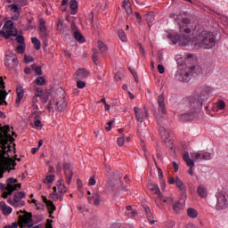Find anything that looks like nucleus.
<instances>
[{"label":"nucleus","instance_id":"obj_1","mask_svg":"<svg viewBox=\"0 0 228 228\" xmlns=\"http://www.w3.org/2000/svg\"><path fill=\"white\" fill-rule=\"evenodd\" d=\"M171 19H175V22L178 24L180 31V35H168V39L174 45H188L191 43L195 49L202 47L204 49H211V47H215V44H216L215 34L200 26H195L194 29L190 28V20L186 18L185 13L172 14Z\"/></svg>","mask_w":228,"mask_h":228},{"label":"nucleus","instance_id":"obj_2","mask_svg":"<svg viewBox=\"0 0 228 228\" xmlns=\"http://www.w3.org/2000/svg\"><path fill=\"white\" fill-rule=\"evenodd\" d=\"M213 94V89L209 86H204L200 91L185 100V113L180 115L181 120H197L202 113V106Z\"/></svg>","mask_w":228,"mask_h":228},{"label":"nucleus","instance_id":"obj_3","mask_svg":"<svg viewBox=\"0 0 228 228\" xmlns=\"http://www.w3.org/2000/svg\"><path fill=\"white\" fill-rule=\"evenodd\" d=\"M14 142L15 139L10 134V126H0V179H3L4 172L10 167L11 159L6 158V153L11 152L12 146L10 143Z\"/></svg>","mask_w":228,"mask_h":228},{"label":"nucleus","instance_id":"obj_4","mask_svg":"<svg viewBox=\"0 0 228 228\" xmlns=\"http://www.w3.org/2000/svg\"><path fill=\"white\" fill-rule=\"evenodd\" d=\"M200 74H202V68L200 66L186 67L176 71L175 79L182 81V83H186L191 79V77L200 76Z\"/></svg>","mask_w":228,"mask_h":228},{"label":"nucleus","instance_id":"obj_5","mask_svg":"<svg viewBox=\"0 0 228 228\" xmlns=\"http://www.w3.org/2000/svg\"><path fill=\"white\" fill-rule=\"evenodd\" d=\"M154 116L157 120L158 126H159V131L164 143H170V142L172 141V138L170 137V132H168V130H167V128H165V126H163V122L165 120L163 118V116H161L159 112H155Z\"/></svg>","mask_w":228,"mask_h":228},{"label":"nucleus","instance_id":"obj_6","mask_svg":"<svg viewBox=\"0 0 228 228\" xmlns=\"http://www.w3.org/2000/svg\"><path fill=\"white\" fill-rule=\"evenodd\" d=\"M118 186L120 190H124L125 191H129L127 186H125L122 182H120V175L113 173V180H109L106 184L107 190L110 191H115V187Z\"/></svg>","mask_w":228,"mask_h":228},{"label":"nucleus","instance_id":"obj_7","mask_svg":"<svg viewBox=\"0 0 228 228\" xmlns=\"http://www.w3.org/2000/svg\"><path fill=\"white\" fill-rule=\"evenodd\" d=\"M216 209L220 211L222 209H227L228 208V190L223 191L216 195Z\"/></svg>","mask_w":228,"mask_h":228},{"label":"nucleus","instance_id":"obj_8","mask_svg":"<svg viewBox=\"0 0 228 228\" xmlns=\"http://www.w3.org/2000/svg\"><path fill=\"white\" fill-rule=\"evenodd\" d=\"M191 158L194 161H198V159H204L205 161H209L210 159H213L215 158V152H209L206 151H199L191 152Z\"/></svg>","mask_w":228,"mask_h":228},{"label":"nucleus","instance_id":"obj_9","mask_svg":"<svg viewBox=\"0 0 228 228\" xmlns=\"http://www.w3.org/2000/svg\"><path fill=\"white\" fill-rule=\"evenodd\" d=\"M22 187V184L17 183V179L15 178H9L7 180V186L4 184L0 185L1 191H4V190H9V193H13V191H17L20 188Z\"/></svg>","mask_w":228,"mask_h":228},{"label":"nucleus","instance_id":"obj_10","mask_svg":"<svg viewBox=\"0 0 228 228\" xmlns=\"http://www.w3.org/2000/svg\"><path fill=\"white\" fill-rule=\"evenodd\" d=\"M19 225L20 228L33 227V216L29 213H25L23 216H19Z\"/></svg>","mask_w":228,"mask_h":228},{"label":"nucleus","instance_id":"obj_11","mask_svg":"<svg viewBox=\"0 0 228 228\" xmlns=\"http://www.w3.org/2000/svg\"><path fill=\"white\" fill-rule=\"evenodd\" d=\"M134 111L135 113V120H137V122H140V124L143 122V118H149V109L145 105L143 107V110H141L138 107H134Z\"/></svg>","mask_w":228,"mask_h":228},{"label":"nucleus","instance_id":"obj_12","mask_svg":"<svg viewBox=\"0 0 228 228\" xmlns=\"http://www.w3.org/2000/svg\"><path fill=\"white\" fill-rule=\"evenodd\" d=\"M175 186L178 188L179 191H181V200L184 202L188 197L186 193V184L183 183V181L179 177H175Z\"/></svg>","mask_w":228,"mask_h":228},{"label":"nucleus","instance_id":"obj_13","mask_svg":"<svg viewBox=\"0 0 228 228\" xmlns=\"http://www.w3.org/2000/svg\"><path fill=\"white\" fill-rule=\"evenodd\" d=\"M5 88L6 86H4V80L0 77V106H3V104H5V106L8 105V102H6L8 92H6Z\"/></svg>","mask_w":228,"mask_h":228},{"label":"nucleus","instance_id":"obj_14","mask_svg":"<svg viewBox=\"0 0 228 228\" xmlns=\"http://www.w3.org/2000/svg\"><path fill=\"white\" fill-rule=\"evenodd\" d=\"M183 159L185 161L187 167H190L188 170L189 175H193V167H195V162L193 159H191V158H190V153L185 151L183 155Z\"/></svg>","mask_w":228,"mask_h":228},{"label":"nucleus","instance_id":"obj_15","mask_svg":"<svg viewBox=\"0 0 228 228\" xmlns=\"http://www.w3.org/2000/svg\"><path fill=\"white\" fill-rule=\"evenodd\" d=\"M158 105L159 113H162V115H167V106L165 105V95L160 94L158 97Z\"/></svg>","mask_w":228,"mask_h":228},{"label":"nucleus","instance_id":"obj_16","mask_svg":"<svg viewBox=\"0 0 228 228\" xmlns=\"http://www.w3.org/2000/svg\"><path fill=\"white\" fill-rule=\"evenodd\" d=\"M43 202L46 205L50 218H54L53 216V214L56 211V206H54V203H53L52 200H47L46 197H43Z\"/></svg>","mask_w":228,"mask_h":228},{"label":"nucleus","instance_id":"obj_17","mask_svg":"<svg viewBox=\"0 0 228 228\" xmlns=\"http://www.w3.org/2000/svg\"><path fill=\"white\" fill-rule=\"evenodd\" d=\"M89 73L87 70L85 69V68H80L76 70L74 74V79L75 80H81V79H86Z\"/></svg>","mask_w":228,"mask_h":228},{"label":"nucleus","instance_id":"obj_18","mask_svg":"<svg viewBox=\"0 0 228 228\" xmlns=\"http://www.w3.org/2000/svg\"><path fill=\"white\" fill-rule=\"evenodd\" d=\"M87 200L89 204H92V200L94 206H101V202H102V196L99 194V192H94L92 197H88Z\"/></svg>","mask_w":228,"mask_h":228},{"label":"nucleus","instance_id":"obj_19","mask_svg":"<svg viewBox=\"0 0 228 228\" xmlns=\"http://www.w3.org/2000/svg\"><path fill=\"white\" fill-rule=\"evenodd\" d=\"M24 197H26V193L24 191H20V192H17L15 195H14V203H13V206H19V204H20V207L24 206L25 202L24 201H21L22 199H24Z\"/></svg>","mask_w":228,"mask_h":228},{"label":"nucleus","instance_id":"obj_20","mask_svg":"<svg viewBox=\"0 0 228 228\" xmlns=\"http://www.w3.org/2000/svg\"><path fill=\"white\" fill-rule=\"evenodd\" d=\"M58 111H65L67 109V102L65 101V96L62 95L61 100L57 101L56 102Z\"/></svg>","mask_w":228,"mask_h":228},{"label":"nucleus","instance_id":"obj_21","mask_svg":"<svg viewBox=\"0 0 228 228\" xmlns=\"http://www.w3.org/2000/svg\"><path fill=\"white\" fill-rule=\"evenodd\" d=\"M2 35L6 39L10 38V37H17V29L15 28H7L5 31H2Z\"/></svg>","mask_w":228,"mask_h":228},{"label":"nucleus","instance_id":"obj_22","mask_svg":"<svg viewBox=\"0 0 228 228\" xmlns=\"http://www.w3.org/2000/svg\"><path fill=\"white\" fill-rule=\"evenodd\" d=\"M0 209L2 210V213L4 215H5L6 216H8V215H11V213L12 211V208L8 207L6 205V202H4V201L0 202Z\"/></svg>","mask_w":228,"mask_h":228},{"label":"nucleus","instance_id":"obj_23","mask_svg":"<svg viewBox=\"0 0 228 228\" xmlns=\"http://www.w3.org/2000/svg\"><path fill=\"white\" fill-rule=\"evenodd\" d=\"M149 189L155 193V195H158V198L159 200H162L163 195L161 194V191H159V187L158 184H150Z\"/></svg>","mask_w":228,"mask_h":228},{"label":"nucleus","instance_id":"obj_24","mask_svg":"<svg viewBox=\"0 0 228 228\" xmlns=\"http://www.w3.org/2000/svg\"><path fill=\"white\" fill-rule=\"evenodd\" d=\"M17 93V98H16V104H20V102L22 101V98L24 97V88L22 86H18L16 88Z\"/></svg>","mask_w":228,"mask_h":228},{"label":"nucleus","instance_id":"obj_25","mask_svg":"<svg viewBox=\"0 0 228 228\" xmlns=\"http://www.w3.org/2000/svg\"><path fill=\"white\" fill-rule=\"evenodd\" d=\"M184 202H186V200H185V201H183V200H181V199H180L179 201L174 203V205H173V209H174V211H175V213H179V212L181 211V209H182L183 208H184Z\"/></svg>","mask_w":228,"mask_h":228},{"label":"nucleus","instance_id":"obj_26","mask_svg":"<svg viewBox=\"0 0 228 228\" xmlns=\"http://www.w3.org/2000/svg\"><path fill=\"white\" fill-rule=\"evenodd\" d=\"M98 49L100 50L102 56H106L108 53V46L102 41H98Z\"/></svg>","mask_w":228,"mask_h":228},{"label":"nucleus","instance_id":"obj_27","mask_svg":"<svg viewBox=\"0 0 228 228\" xmlns=\"http://www.w3.org/2000/svg\"><path fill=\"white\" fill-rule=\"evenodd\" d=\"M122 8H125L126 12L128 15H131V13H133V9H131V3L129 2V0H124L123 1Z\"/></svg>","mask_w":228,"mask_h":228},{"label":"nucleus","instance_id":"obj_28","mask_svg":"<svg viewBox=\"0 0 228 228\" xmlns=\"http://www.w3.org/2000/svg\"><path fill=\"white\" fill-rule=\"evenodd\" d=\"M197 191L201 199H206V197H208V190L206 189V187L200 185Z\"/></svg>","mask_w":228,"mask_h":228},{"label":"nucleus","instance_id":"obj_29","mask_svg":"<svg viewBox=\"0 0 228 228\" xmlns=\"http://www.w3.org/2000/svg\"><path fill=\"white\" fill-rule=\"evenodd\" d=\"M69 7L71 9V15H76L77 13V1L71 0L69 2Z\"/></svg>","mask_w":228,"mask_h":228},{"label":"nucleus","instance_id":"obj_30","mask_svg":"<svg viewBox=\"0 0 228 228\" xmlns=\"http://www.w3.org/2000/svg\"><path fill=\"white\" fill-rule=\"evenodd\" d=\"M14 55H15V53L13 52H9L5 55V60H4L5 67H11L10 62L12 61V59L13 58Z\"/></svg>","mask_w":228,"mask_h":228},{"label":"nucleus","instance_id":"obj_31","mask_svg":"<svg viewBox=\"0 0 228 228\" xmlns=\"http://www.w3.org/2000/svg\"><path fill=\"white\" fill-rule=\"evenodd\" d=\"M145 20L147 21V24L151 29V23L154 21L155 18H154V13L153 12H149L148 14H146L145 16Z\"/></svg>","mask_w":228,"mask_h":228},{"label":"nucleus","instance_id":"obj_32","mask_svg":"<svg viewBox=\"0 0 228 228\" xmlns=\"http://www.w3.org/2000/svg\"><path fill=\"white\" fill-rule=\"evenodd\" d=\"M73 37L77 40V42H81L82 44L85 43V37L81 35V32L79 30H76L73 32Z\"/></svg>","mask_w":228,"mask_h":228},{"label":"nucleus","instance_id":"obj_33","mask_svg":"<svg viewBox=\"0 0 228 228\" xmlns=\"http://www.w3.org/2000/svg\"><path fill=\"white\" fill-rule=\"evenodd\" d=\"M187 214L190 218H197L199 216V212L195 208H188L187 209Z\"/></svg>","mask_w":228,"mask_h":228},{"label":"nucleus","instance_id":"obj_34","mask_svg":"<svg viewBox=\"0 0 228 228\" xmlns=\"http://www.w3.org/2000/svg\"><path fill=\"white\" fill-rule=\"evenodd\" d=\"M61 183H63V180H59L57 182V188H58L60 193H67V188Z\"/></svg>","mask_w":228,"mask_h":228},{"label":"nucleus","instance_id":"obj_35","mask_svg":"<svg viewBox=\"0 0 228 228\" xmlns=\"http://www.w3.org/2000/svg\"><path fill=\"white\" fill-rule=\"evenodd\" d=\"M216 106H217V110L216 111H224V110H225V102H224V100H218L216 102Z\"/></svg>","mask_w":228,"mask_h":228},{"label":"nucleus","instance_id":"obj_36","mask_svg":"<svg viewBox=\"0 0 228 228\" xmlns=\"http://www.w3.org/2000/svg\"><path fill=\"white\" fill-rule=\"evenodd\" d=\"M10 65L11 67H7V69H14V67H17V65H19V59L17 58V55L15 53L12 61H10Z\"/></svg>","mask_w":228,"mask_h":228},{"label":"nucleus","instance_id":"obj_37","mask_svg":"<svg viewBox=\"0 0 228 228\" xmlns=\"http://www.w3.org/2000/svg\"><path fill=\"white\" fill-rule=\"evenodd\" d=\"M64 174H65L67 184H70V183H72V177L74 175V173H72V171H66V173Z\"/></svg>","mask_w":228,"mask_h":228},{"label":"nucleus","instance_id":"obj_38","mask_svg":"<svg viewBox=\"0 0 228 228\" xmlns=\"http://www.w3.org/2000/svg\"><path fill=\"white\" fill-rule=\"evenodd\" d=\"M118 35L122 42H127V36L126 35V32H124V29H119Z\"/></svg>","mask_w":228,"mask_h":228},{"label":"nucleus","instance_id":"obj_39","mask_svg":"<svg viewBox=\"0 0 228 228\" xmlns=\"http://www.w3.org/2000/svg\"><path fill=\"white\" fill-rule=\"evenodd\" d=\"M31 41H32V44L34 45L35 50L36 51L40 50V45H41L40 40L37 37H32Z\"/></svg>","mask_w":228,"mask_h":228},{"label":"nucleus","instance_id":"obj_40","mask_svg":"<svg viewBox=\"0 0 228 228\" xmlns=\"http://www.w3.org/2000/svg\"><path fill=\"white\" fill-rule=\"evenodd\" d=\"M126 215L128 216H136V211L133 210V207L127 206Z\"/></svg>","mask_w":228,"mask_h":228},{"label":"nucleus","instance_id":"obj_41","mask_svg":"<svg viewBox=\"0 0 228 228\" xmlns=\"http://www.w3.org/2000/svg\"><path fill=\"white\" fill-rule=\"evenodd\" d=\"M16 51L18 54H24V53H26V45H19Z\"/></svg>","mask_w":228,"mask_h":228},{"label":"nucleus","instance_id":"obj_42","mask_svg":"<svg viewBox=\"0 0 228 228\" xmlns=\"http://www.w3.org/2000/svg\"><path fill=\"white\" fill-rule=\"evenodd\" d=\"M54 175H46V177H45V179L44 180V183H45V184H50L51 183H53V181H54Z\"/></svg>","mask_w":228,"mask_h":228},{"label":"nucleus","instance_id":"obj_43","mask_svg":"<svg viewBox=\"0 0 228 228\" xmlns=\"http://www.w3.org/2000/svg\"><path fill=\"white\" fill-rule=\"evenodd\" d=\"M50 197L53 200H58L59 199H60V200H63V198L61 196L58 195L56 191H53V192L52 194H50Z\"/></svg>","mask_w":228,"mask_h":228},{"label":"nucleus","instance_id":"obj_44","mask_svg":"<svg viewBox=\"0 0 228 228\" xmlns=\"http://www.w3.org/2000/svg\"><path fill=\"white\" fill-rule=\"evenodd\" d=\"M36 84L38 85V86H43V85H45V78H44V77H38L36 79Z\"/></svg>","mask_w":228,"mask_h":228},{"label":"nucleus","instance_id":"obj_45","mask_svg":"<svg viewBox=\"0 0 228 228\" xmlns=\"http://www.w3.org/2000/svg\"><path fill=\"white\" fill-rule=\"evenodd\" d=\"M12 28H13V21L12 20L5 21L4 25V29H12Z\"/></svg>","mask_w":228,"mask_h":228},{"label":"nucleus","instance_id":"obj_46","mask_svg":"<svg viewBox=\"0 0 228 228\" xmlns=\"http://www.w3.org/2000/svg\"><path fill=\"white\" fill-rule=\"evenodd\" d=\"M93 53H93V61H94V63H95V65H97V56L99 54V52L96 48H94Z\"/></svg>","mask_w":228,"mask_h":228},{"label":"nucleus","instance_id":"obj_47","mask_svg":"<svg viewBox=\"0 0 228 228\" xmlns=\"http://www.w3.org/2000/svg\"><path fill=\"white\" fill-rule=\"evenodd\" d=\"M34 124H35L36 127H41L42 126V121L40 120V116H36L35 117Z\"/></svg>","mask_w":228,"mask_h":228},{"label":"nucleus","instance_id":"obj_48","mask_svg":"<svg viewBox=\"0 0 228 228\" xmlns=\"http://www.w3.org/2000/svg\"><path fill=\"white\" fill-rule=\"evenodd\" d=\"M16 42L20 44V45H25L26 44L24 43V36H17L16 37Z\"/></svg>","mask_w":228,"mask_h":228},{"label":"nucleus","instance_id":"obj_49","mask_svg":"<svg viewBox=\"0 0 228 228\" xmlns=\"http://www.w3.org/2000/svg\"><path fill=\"white\" fill-rule=\"evenodd\" d=\"M143 209L146 213V216H148V218H151L152 214L151 213V208L149 206H144Z\"/></svg>","mask_w":228,"mask_h":228},{"label":"nucleus","instance_id":"obj_50","mask_svg":"<svg viewBox=\"0 0 228 228\" xmlns=\"http://www.w3.org/2000/svg\"><path fill=\"white\" fill-rule=\"evenodd\" d=\"M85 86H86V83H85V81L82 80H77V88H85Z\"/></svg>","mask_w":228,"mask_h":228},{"label":"nucleus","instance_id":"obj_51","mask_svg":"<svg viewBox=\"0 0 228 228\" xmlns=\"http://www.w3.org/2000/svg\"><path fill=\"white\" fill-rule=\"evenodd\" d=\"M39 33H40V37L43 38V40H47V37H49L47 30L39 31Z\"/></svg>","mask_w":228,"mask_h":228},{"label":"nucleus","instance_id":"obj_52","mask_svg":"<svg viewBox=\"0 0 228 228\" xmlns=\"http://www.w3.org/2000/svg\"><path fill=\"white\" fill-rule=\"evenodd\" d=\"M129 71L131 72L132 76L134 77V79L136 83H138V75L136 74V71L131 68H129Z\"/></svg>","mask_w":228,"mask_h":228},{"label":"nucleus","instance_id":"obj_53","mask_svg":"<svg viewBox=\"0 0 228 228\" xmlns=\"http://www.w3.org/2000/svg\"><path fill=\"white\" fill-rule=\"evenodd\" d=\"M117 142H118V145L119 147H122L124 145V143L126 142V138L118 137Z\"/></svg>","mask_w":228,"mask_h":228},{"label":"nucleus","instance_id":"obj_54","mask_svg":"<svg viewBox=\"0 0 228 228\" xmlns=\"http://www.w3.org/2000/svg\"><path fill=\"white\" fill-rule=\"evenodd\" d=\"M2 197L3 199H8V195H12V193H10V190H4L2 191Z\"/></svg>","mask_w":228,"mask_h":228},{"label":"nucleus","instance_id":"obj_55","mask_svg":"<svg viewBox=\"0 0 228 228\" xmlns=\"http://www.w3.org/2000/svg\"><path fill=\"white\" fill-rule=\"evenodd\" d=\"M63 170H64V174L67 172H71L70 171V164H69V163L63 164Z\"/></svg>","mask_w":228,"mask_h":228},{"label":"nucleus","instance_id":"obj_56","mask_svg":"<svg viewBox=\"0 0 228 228\" xmlns=\"http://www.w3.org/2000/svg\"><path fill=\"white\" fill-rule=\"evenodd\" d=\"M96 183H97V181H95L94 177H91L89 179V182H88L89 186H95Z\"/></svg>","mask_w":228,"mask_h":228},{"label":"nucleus","instance_id":"obj_57","mask_svg":"<svg viewBox=\"0 0 228 228\" xmlns=\"http://www.w3.org/2000/svg\"><path fill=\"white\" fill-rule=\"evenodd\" d=\"M158 71L159 72V74H165V67H163V65H161V64H159Z\"/></svg>","mask_w":228,"mask_h":228},{"label":"nucleus","instance_id":"obj_58","mask_svg":"<svg viewBox=\"0 0 228 228\" xmlns=\"http://www.w3.org/2000/svg\"><path fill=\"white\" fill-rule=\"evenodd\" d=\"M38 97H40V94H36L35 96L32 98L33 104H37V102H38Z\"/></svg>","mask_w":228,"mask_h":228},{"label":"nucleus","instance_id":"obj_59","mask_svg":"<svg viewBox=\"0 0 228 228\" xmlns=\"http://www.w3.org/2000/svg\"><path fill=\"white\" fill-rule=\"evenodd\" d=\"M48 101H49V96L48 95L41 96V102H43V104H46V102Z\"/></svg>","mask_w":228,"mask_h":228},{"label":"nucleus","instance_id":"obj_60","mask_svg":"<svg viewBox=\"0 0 228 228\" xmlns=\"http://www.w3.org/2000/svg\"><path fill=\"white\" fill-rule=\"evenodd\" d=\"M11 7L12 12L14 13H19V7L16 4H12Z\"/></svg>","mask_w":228,"mask_h":228},{"label":"nucleus","instance_id":"obj_61","mask_svg":"<svg viewBox=\"0 0 228 228\" xmlns=\"http://www.w3.org/2000/svg\"><path fill=\"white\" fill-rule=\"evenodd\" d=\"M163 61V53L159 52L158 53V63H161Z\"/></svg>","mask_w":228,"mask_h":228},{"label":"nucleus","instance_id":"obj_62","mask_svg":"<svg viewBox=\"0 0 228 228\" xmlns=\"http://www.w3.org/2000/svg\"><path fill=\"white\" fill-rule=\"evenodd\" d=\"M113 124V121H110L106 124L105 129L106 131H111V126Z\"/></svg>","mask_w":228,"mask_h":228},{"label":"nucleus","instance_id":"obj_63","mask_svg":"<svg viewBox=\"0 0 228 228\" xmlns=\"http://www.w3.org/2000/svg\"><path fill=\"white\" fill-rule=\"evenodd\" d=\"M164 202H165L166 204H172V203L174 202V199H173L172 197L166 198V199L164 200Z\"/></svg>","mask_w":228,"mask_h":228},{"label":"nucleus","instance_id":"obj_64","mask_svg":"<svg viewBox=\"0 0 228 228\" xmlns=\"http://www.w3.org/2000/svg\"><path fill=\"white\" fill-rule=\"evenodd\" d=\"M4 228H19V224L17 223H12L10 225H6Z\"/></svg>","mask_w":228,"mask_h":228}]
</instances>
